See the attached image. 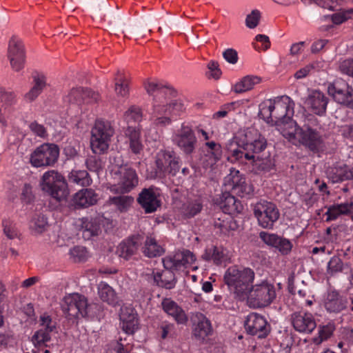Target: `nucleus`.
<instances>
[{
    "instance_id": "10",
    "label": "nucleus",
    "mask_w": 353,
    "mask_h": 353,
    "mask_svg": "<svg viewBox=\"0 0 353 353\" xmlns=\"http://www.w3.org/2000/svg\"><path fill=\"white\" fill-rule=\"evenodd\" d=\"M156 166V174L160 177L166 173L175 176L180 169L179 159L173 156L171 152L166 151H161L158 153Z\"/></svg>"
},
{
    "instance_id": "15",
    "label": "nucleus",
    "mask_w": 353,
    "mask_h": 353,
    "mask_svg": "<svg viewBox=\"0 0 353 353\" xmlns=\"http://www.w3.org/2000/svg\"><path fill=\"white\" fill-rule=\"evenodd\" d=\"M65 98L68 103L80 105L86 99H88L89 102H97L99 95L90 88L75 87L70 89Z\"/></svg>"
},
{
    "instance_id": "53",
    "label": "nucleus",
    "mask_w": 353,
    "mask_h": 353,
    "mask_svg": "<svg viewBox=\"0 0 353 353\" xmlns=\"http://www.w3.org/2000/svg\"><path fill=\"white\" fill-rule=\"evenodd\" d=\"M114 90L117 96L125 97L129 94V83L125 79H121L115 83Z\"/></svg>"
},
{
    "instance_id": "38",
    "label": "nucleus",
    "mask_w": 353,
    "mask_h": 353,
    "mask_svg": "<svg viewBox=\"0 0 353 353\" xmlns=\"http://www.w3.org/2000/svg\"><path fill=\"white\" fill-rule=\"evenodd\" d=\"M261 80V78L257 76H245L234 85V91L236 93H243L250 90L254 85L259 83Z\"/></svg>"
},
{
    "instance_id": "42",
    "label": "nucleus",
    "mask_w": 353,
    "mask_h": 353,
    "mask_svg": "<svg viewBox=\"0 0 353 353\" xmlns=\"http://www.w3.org/2000/svg\"><path fill=\"white\" fill-rule=\"evenodd\" d=\"M268 102L269 104L267 102H263L259 105L258 116L268 123H270L272 122V112L276 109V100L270 99Z\"/></svg>"
},
{
    "instance_id": "35",
    "label": "nucleus",
    "mask_w": 353,
    "mask_h": 353,
    "mask_svg": "<svg viewBox=\"0 0 353 353\" xmlns=\"http://www.w3.org/2000/svg\"><path fill=\"white\" fill-rule=\"evenodd\" d=\"M144 255L148 258H154L161 256L164 252V249L157 244L155 239L147 236L143 248Z\"/></svg>"
},
{
    "instance_id": "7",
    "label": "nucleus",
    "mask_w": 353,
    "mask_h": 353,
    "mask_svg": "<svg viewBox=\"0 0 353 353\" xmlns=\"http://www.w3.org/2000/svg\"><path fill=\"white\" fill-rule=\"evenodd\" d=\"M114 130L110 125L103 121H98L92 130L91 147L94 153L103 152L109 146L108 141L113 135Z\"/></svg>"
},
{
    "instance_id": "2",
    "label": "nucleus",
    "mask_w": 353,
    "mask_h": 353,
    "mask_svg": "<svg viewBox=\"0 0 353 353\" xmlns=\"http://www.w3.org/2000/svg\"><path fill=\"white\" fill-rule=\"evenodd\" d=\"M254 279V272L250 268L242 270L236 266L230 267L225 273L224 281L231 290L234 291L236 298L239 301L246 299L247 292Z\"/></svg>"
},
{
    "instance_id": "6",
    "label": "nucleus",
    "mask_w": 353,
    "mask_h": 353,
    "mask_svg": "<svg viewBox=\"0 0 353 353\" xmlns=\"http://www.w3.org/2000/svg\"><path fill=\"white\" fill-rule=\"evenodd\" d=\"M89 307L87 299L83 295L77 293L65 296L61 305L63 312L70 319L86 317L88 315Z\"/></svg>"
},
{
    "instance_id": "18",
    "label": "nucleus",
    "mask_w": 353,
    "mask_h": 353,
    "mask_svg": "<svg viewBox=\"0 0 353 353\" xmlns=\"http://www.w3.org/2000/svg\"><path fill=\"white\" fill-rule=\"evenodd\" d=\"M215 203L225 214H234L241 212L243 210L241 203L228 191H225L216 198Z\"/></svg>"
},
{
    "instance_id": "13",
    "label": "nucleus",
    "mask_w": 353,
    "mask_h": 353,
    "mask_svg": "<svg viewBox=\"0 0 353 353\" xmlns=\"http://www.w3.org/2000/svg\"><path fill=\"white\" fill-rule=\"evenodd\" d=\"M174 141L185 154H190L195 149L197 139L190 127L182 125L181 130L175 136Z\"/></svg>"
},
{
    "instance_id": "4",
    "label": "nucleus",
    "mask_w": 353,
    "mask_h": 353,
    "mask_svg": "<svg viewBox=\"0 0 353 353\" xmlns=\"http://www.w3.org/2000/svg\"><path fill=\"white\" fill-rule=\"evenodd\" d=\"M246 296L249 305L258 308L270 305L276 299V294L272 284L263 281L260 284L251 285Z\"/></svg>"
},
{
    "instance_id": "45",
    "label": "nucleus",
    "mask_w": 353,
    "mask_h": 353,
    "mask_svg": "<svg viewBox=\"0 0 353 353\" xmlns=\"http://www.w3.org/2000/svg\"><path fill=\"white\" fill-rule=\"evenodd\" d=\"M334 329V325L331 323L326 325H319V336L313 339V342L316 345L321 344L332 336Z\"/></svg>"
},
{
    "instance_id": "5",
    "label": "nucleus",
    "mask_w": 353,
    "mask_h": 353,
    "mask_svg": "<svg viewBox=\"0 0 353 353\" xmlns=\"http://www.w3.org/2000/svg\"><path fill=\"white\" fill-rule=\"evenodd\" d=\"M59 148L54 143H43L30 154V162L36 168L53 166L58 161Z\"/></svg>"
},
{
    "instance_id": "48",
    "label": "nucleus",
    "mask_w": 353,
    "mask_h": 353,
    "mask_svg": "<svg viewBox=\"0 0 353 353\" xmlns=\"http://www.w3.org/2000/svg\"><path fill=\"white\" fill-rule=\"evenodd\" d=\"M112 26L114 30L128 29L130 28V22L128 16L118 13L112 18Z\"/></svg>"
},
{
    "instance_id": "31",
    "label": "nucleus",
    "mask_w": 353,
    "mask_h": 353,
    "mask_svg": "<svg viewBox=\"0 0 353 353\" xmlns=\"http://www.w3.org/2000/svg\"><path fill=\"white\" fill-rule=\"evenodd\" d=\"M154 282L159 287L168 290L172 289L176 283V278L172 271H167L162 272H153Z\"/></svg>"
},
{
    "instance_id": "62",
    "label": "nucleus",
    "mask_w": 353,
    "mask_h": 353,
    "mask_svg": "<svg viewBox=\"0 0 353 353\" xmlns=\"http://www.w3.org/2000/svg\"><path fill=\"white\" fill-rule=\"evenodd\" d=\"M353 12V9H350L342 12L335 13L332 16V21L335 24H341L350 18V14Z\"/></svg>"
},
{
    "instance_id": "23",
    "label": "nucleus",
    "mask_w": 353,
    "mask_h": 353,
    "mask_svg": "<svg viewBox=\"0 0 353 353\" xmlns=\"http://www.w3.org/2000/svg\"><path fill=\"white\" fill-rule=\"evenodd\" d=\"M288 108V105L285 104L279 103L276 105L275 110L272 112V122L270 123V124L277 127L283 137L284 130L288 128V125L290 126V122H296L290 117L286 116Z\"/></svg>"
},
{
    "instance_id": "26",
    "label": "nucleus",
    "mask_w": 353,
    "mask_h": 353,
    "mask_svg": "<svg viewBox=\"0 0 353 353\" xmlns=\"http://www.w3.org/2000/svg\"><path fill=\"white\" fill-rule=\"evenodd\" d=\"M327 92L330 95L339 103L343 104L347 108H353V90H346L339 88L336 83L330 84L327 88Z\"/></svg>"
},
{
    "instance_id": "49",
    "label": "nucleus",
    "mask_w": 353,
    "mask_h": 353,
    "mask_svg": "<svg viewBox=\"0 0 353 353\" xmlns=\"http://www.w3.org/2000/svg\"><path fill=\"white\" fill-rule=\"evenodd\" d=\"M3 233L9 239H19V234L13 221L5 219L2 222Z\"/></svg>"
},
{
    "instance_id": "36",
    "label": "nucleus",
    "mask_w": 353,
    "mask_h": 353,
    "mask_svg": "<svg viewBox=\"0 0 353 353\" xmlns=\"http://www.w3.org/2000/svg\"><path fill=\"white\" fill-rule=\"evenodd\" d=\"M82 229L83 236L88 239L92 236H98L101 232L100 221L97 219L83 221Z\"/></svg>"
},
{
    "instance_id": "9",
    "label": "nucleus",
    "mask_w": 353,
    "mask_h": 353,
    "mask_svg": "<svg viewBox=\"0 0 353 353\" xmlns=\"http://www.w3.org/2000/svg\"><path fill=\"white\" fill-rule=\"evenodd\" d=\"M7 57L13 71L19 72L23 69L26 63L25 47L15 36H12L8 42Z\"/></svg>"
},
{
    "instance_id": "8",
    "label": "nucleus",
    "mask_w": 353,
    "mask_h": 353,
    "mask_svg": "<svg viewBox=\"0 0 353 353\" xmlns=\"http://www.w3.org/2000/svg\"><path fill=\"white\" fill-rule=\"evenodd\" d=\"M254 214L261 227L269 229L272 228L274 223L280 216L276 205L265 201L256 203L254 209Z\"/></svg>"
},
{
    "instance_id": "64",
    "label": "nucleus",
    "mask_w": 353,
    "mask_h": 353,
    "mask_svg": "<svg viewBox=\"0 0 353 353\" xmlns=\"http://www.w3.org/2000/svg\"><path fill=\"white\" fill-rule=\"evenodd\" d=\"M339 68L343 73L353 77V59L343 61Z\"/></svg>"
},
{
    "instance_id": "21",
    "label": "nucleus",
    "mask_w": 353,
    "mask_h": 353,
    "mask_svg": "<svg viewBox=\"0 0 353 353\" xmlns=\"http://www.w3.org/2000/svg\"><path fill=\"white\" fill-rule=\"evenodd\" d=\"M245 159L250 161L252 165V172L259 174L261 172H269L273 167L274 163L270 158V152L256 154V156L245 154Z\"/></svg>"
},
{
    "instance_id": "11",
    "label": "nucleus",
    "mask_w": 353,
    "mask_h": 353,
    "mask_svg": "<svg viewBox=\"0 0 353 353\" xmlns=\"http://www.w3.org/2000/svg\"><path fill=\"white\" fill-rule=\"evenodd\" d=\"M224 185L236 195L243 197L252 192V188L246 183L245 179L240 175L239 171L232 168L230 173L225 177Z\"/></svg>"
},
{
    "instance_id": "46",
    "label": "nucleus",
    "mask_w": 353,
    "mask_h": 353,
    "mask_svg": "<svg viewBox=\"0 0 353 353\" xmlns=\"http://www.w3.org/2000/svg\"><path fill=\"white\" fill-rule=\"evenodd\" d=\"M205 145L210 149L208 151V155L212 157L210 164H215L219 161L222 156V150L220 144L215 143L214 141L206 142Z\"/></svg>"
},
{
    "instance_id": "29",
    "label": "nucleus",
    "mask_w": 353,
    "mask_h": 353,
    "mask_svg": "<svg viewBox=\"0 0 353 353\" xmlns=\"http://www.w3.org/2000/svg\"><path fill=\"white\" fill-rule=\"evenodd\" d=\"M55 329L56 326L54 325H52V323L46 324V326H45L43 329H40L34 332L32 337V341L34 346L38 348V350H40V349L43 350V346H48L46 343L51 339L50 333L53 332Z\"/></svg>"
},
{
    "instance_id": "50",
    "label": "nucleus",
    "mask_w": 353,
    "mask_h": 353,
    "mask_svg": "<svg viewBox=\"0 0 353 353\" xmlns=\"http://www.w3.org/2000/svg\"><path fill=\"white\" fill-rule=\"evenodd\" d=\"M141 117V109L134 105L131 106L124 114L125 120L128 125H130L132 121L137 122L140 121Z\"/></svg>"
},
{
    "instance_id": "59",
    "label": "nucleus",
    "mask_w": 353,
    "mask_h": 353,
    "mask_svg": "<svg viewBox=\"0 0 353 353\" xmlns=\"http://www.w3.org/2000/svg\"><path fill=\"white\" fill-rule=\"evenodd\" d=\"M16 95L13 92H8L1 89L0 90L1 101L6 106H11L15 103Z\"/></svg>"
},
{
    "instance_id": "24",
    "label": "nucleus",
    "mask_w": 353,
    "mask_h": 353,
    "mask_svg": "<svg viewBox=\"0 0 353 353\" xmlns=\"http://www.w3.org/2000/svg\"><path fill=\"white\" fill-rule=\"evenodd\" d=\"M348 303V299L346 296L333 290L327 294L324 305L329 312L339 313L347 307Z\"/></svg>"
},
{
    "instance_id": "32",
    "label": "nucleus",
    "mask_w": 353,
    "mask_h": 353,
    "mask_svg": "<svg viewBox=\"0 0 353 353\" xmlns=\"http://www.w3.org/2000/svg\"><path fill=\"white\" fill-rule=\"evenodd\" d=\"M164 311L173 316L178 323L183 324L188 321L184 311L176 303L172 301H163L162 303Z\"/></svg>"
},
{
    "instance_id": "20",
    "label": "nucleus",
    "mask_w": 353,
    "mask_h": 353,
    "mask_svg": "<svg viewBox=\"0 0 353 353\" xmlns=\"http://www.w3.org/2000/svg\"><path fill=\"white\" fill-rule=\"evenodd\" d=\"M143 236L141 234H135L128 238L122 242L119 247V256L128 260L135 254L143 242Z\"/></svg>"
},
{
    "instance_id": "63",
    "label": "nucleus",
    "mask_w": 353,
    "mask_h": 353,
    "mask_svg": "<svg viewBox=\"0 0 353 353\" xmlns=\"http://www.w3.org/2000/svg\"><path fill=\"white\" fill-rule=\"evenodd\" d=\"M223 58L230 63L235 64L238 61L237 52L232 48L225 50L223 53Z\"/></svg>"
},
{
    "instance_id": "40",
    "label": "nucleus",
    "mask_w": 353,
    "mask_h": 353,
    "mask_svg": "<svg viewBox=\"0 0 353 353\" xmlns=\"http://www.w3.org/2000/svg\"><path fill=\"white\" fill-rule=\"evenodd\" d=\"M202 259L205 261L212 260L216 265L220 264L225 259L223 253V249L221 247L212 246L205 250V253L202 255Z\"/></svg>"
},
{
    "instance_id": "28",
    "label": "nucleus",
    "mask_w": 353,
    "mask_h": 353,
    "mask_svg": "<svg viewBox=\"0 0 353 353\" xmlns=\"http://www.w3.org/2000/svg\"><path fill=\"white\" fill-rule=\"evenodd\" d=\"M119 316L122 330L127 334H133L138 328V319L134 310L132 307H122Z\"/></svg>"
},
{
    "instance_id": "43",
    "label": "nucleus",
    "mask_w": 353,
    "mask_h": 353,
    "mask_svg": "<svg viewBox=\"0 0 353 353\" xmlns=\"http://www.w3.org/2000/svg\"><path fill=\"white\" fill-rule=\"evenodd\" d=\"M69 181L71 183L88 186L91 183L92 179L86 170H72L69 174Z\"/></svg>"
},
{
    "instance_id": "41",
    "label": "nucleus",
    "mask_w": 353,
    "mask_h": 353,
    "mask_svg": "<svg viewBox=\"0 0 353 353\" xmlns=\"http://www.w3.org/2000/svg\"><path fill=\"white\" fill-rule=\"evenodd\" d=\"M266 148V139L264 137H260L258 139L250 142L249 145H247V152H243L245 154L248 153L250 155L256 156V154L268 153V152L265 151Z\"/></svg>"
},
{
    "instance_id": "55",
    "label": "nucleus",
    "mask_w": 353,
    "mask_h": 353,
    "mask_svg": "<svg viewBox=\"0 0 353 353\" xmlns=\"http://www.w3.org/2000/svg\"><path fill=\"white\" fill-rule=\"evenodd\" d=\"M226 149L236 160L243 159V152L241 149H239L234 138L226 144Z\"/></svg>"
},
{
    "instance_id": "51",
    "label": "nucleus",
    "mask_w": 353,
    "mask_h": 353,
    "mask_svg": "<svg viewBox=\"0 0 353 353\" xmlns=\"http://www.w3.org/2000/svg\"><path fill=\"white\" fill-rule=\"evenodd\" d=\"M87 250L83 246H74L70 251L71 256L75 262H81L87 258Z\"/></svg>"
},
{
    "instance_id": "61",
    "label": "nucleus",
    "mask_w": 353,
    "mask_h": 353,
    "mask_svg": "<svg viewBox=\"0 0 353 353\" xmlns=\"http://www.w3.org/2000/svg\"><path fill=\"white\" fill-rule=\"evenodd\" d=\"M239 149H241L243 152V158H245V153L247 152V145H249L250 142L247 140V136L245 134H240L234 137Z\"/></svg>"
},
{
    "instance_id": "44",
    "label": "nucleus",
    "mask_w": 353,
    "mask_h": 353,
    "mask_svg": "<svg viewBox=\"0 0 353 353\" xmlns=\"http://www.w3.org/2000/svg\"><path fill=\"white\" fill-rule=\"evenodd\" d=\"M30 227L37 233L43 232L48 227L47 217L41 213L35 214L32 219Z\"/></svg>"
},
{
    "instance_id": "34",
    "label": "nucleus",
    "mask_w": 353,
    "mask_h": 353,
    "mask_svg": "<svg viewBox=\"0 0 353 353\" xmlns=\"http://www.w3.org/2000/svg\"><path fill=\"white\" fill-rule=\"evenodd\" d=\"M184 110V105L179 100H173L166 105H158L155 108V112L158 115H178Z\"/></svg>"
},
{
    "instance_id": "3",
    "label": "nucleus",
    "mask_w": 353,
    "mask_h": 353,
    "mask_svg": "<svg viewBox=\"0 0 353 353\" xmlns=\"http://www.w3.org/2000/svg\"><path fill=\"white\" fill-rule=\"evenodd\" d=\"M41 190L61 202L69 195L68 183L64 176L56 170L46 172L40 182Z\"/></svg>"
},
{
    "instance_id": "39",
    "label": "nucleus",
    "mask_w": 353,
    "mask_h": 353,
    "mask_svg": "<svg viewBox=\"0 0 353 353\" xmlns=\"http://www.w3.org/2000/svg\"><path fill=\"white\" fill-rule=\"evenodd\" d=\"M99 295L103 302L109 305H116L119 303V298L114 290L108 284H101L99 288Z\"/></svg>"
},
{
    "instance_id": "25",
    "label": "nucleus",
    "mask_w": 353,
    "mask_h": 353,
    "mask_svg": "<svg viewBox=\"0 0 353 353\" xmlns=\"http://www.w3.org/2000/svg\"><path fill=\"white\" fill-rule=\"evenodd\" d=\"M97 201V195L92 189H83L73 196L70 207L73 206L74 209L87 208Z\"/></svg>"
},
{
    "instance_id": "47",
    "label": "nucleus",
    "mask_w": 353,
    "mask_h": 353,
    "mask_svg": "<svg viewBox=\"0 0 353 353\" xmlns=\"http://www.w3.org/2000/svg\"><path fill=\"white\" fill-rule=\"evenodd\" d=\"M134 199L130 196H117L110 198V202L116 206L120 211L125 210L133 202Z\"/></svg>"
},
{
    "instance_id": "16",
    "label": "nucleus",
    "mask_w": 353,
    "mask_h": 353,
    "mask_svg": "<svg viewBox=\"0 0 353 353\" xmlns=\"http://www.w3.org/2000/svg\"><path fill=\"white\" fill-rule=\"evenodd\" d=\"M259 237L268 245L274 248L281 254H288L292 248L290 241L276 234H269L266 232H261Z\"/></svg>"
},
{
    "instance_id": "19",
    "label": "nucleus",
    "mask_w": 353,
    "mask_h": 353,
    "mask_svg": "<svg viewBox=\"0 0 353 353\" xmlns=\"http://www.w3.org/2000/svg\"><path fill=\"white\" fill-rule=\"evenodd\" d=\"M137 202L145 213L154 212L161 206V201L157 199L152 188L143 189L139 194Z\"/></svg>"
},
{
    "instance_id": "27",
    "label": "nucleus",
    "mask_w": 353,
    "mask_h": 353,
    "mask_svg": "<svg viewBox=\"0 0 353 353\" xmlns=\"http://www.w3.org/2000/svg\"><path fill=\"white\" fill-rule=\"evenodd\" d=\"M327 101L322 92L315 90L308 95L305 103L311 108L313 113L322 115L325 112Z\"/></svg>"
},
{
    "instance_id": "22",
    "label": "nucleus",
    "mask_w": 353,
    "mask_h": 353,
    "mask_svg": "<svg viewBox=\"0 0 353 353\" xmlns=\"http://www.w3.org/2000/svg\"><path fill=\"white\" fill-rule=\"evenodd\" d=\"M292 323L296 331L310 333L316 327V322L310 314L294 312L292 314Z\"/></svg>"
},
{
    "instance_id": "30",
    "label": "nucleus",
    "mask_w": 353,
    "mask_h": 353,
    "mask_svg": "<svg viewBox=\"0 0 353 353\" xmlns=\"http://www.w3.org/2000/svg\"><path fill=\"white\" fill-rule=\"evenodd\" d=\"M33 83V86L24 96L25 99L30 102L34 101L46 87V78L43 74L34 75Z\"/></svg>"
},
{
    "instance_id": "56",
    "label": "nucleus",
    "mask_w": 353,
    "mask_h": 353,
    "mask_svg": "<svg viewBox=\"0 0 353 353\" xmlns=\"http://www.w3.org/2000/svg\"><path fill=\"white\" fill-rule=\"evenodd\" d=\"M232 221L229 220L222 219L221 218H218L214 220V225L215 228H219L220 232L223 234H226L230 230H234L232 227Z\"/></svg>"
},
{
    "instance_id": "12",
    "label": "nucleus",
    "mask_w": 353,
    "mask_h": 353,
    "mask_svg": "<svg viewBox=\"0 0 353 353\" xmlns=\"http://www.w3.org/2000/svg\"><path fill=\"white\" fill-rule=\"evenodd\" d=\"M245 327L248 334L256 335L259 339L265 338L270 331L267 321L263 316L256 313H252L248 316L245 322Z\"/></svg>"
},
{
    "instance_id": "60",
    "label": "nucleus",
    "mask_w": 353,
    "mask_h": 353,
    "mask_svg": "<svg viewBox=\"0 0 353 353\" xmlns=\"http://www.w3.org/2000/svg\"><path fill=\"white\" fill-rule=\"evenodd\" d=\"M343 261L336 256H333L328 263V270L331 272H338L343 270Z\"/></svg>"
},
{
    "instance_id": "17",
    "label": "nucleus",
    "mask_w": 353,
    "mask_h": 353,
    "mask_svg": "<svg viewBox=\"0 0 353 353\" xmlns=\"http://www.w3.org/2000/svg\"><path fill=\"white\" fill-rule=\"evenodd\" d=\"M119 172L121 175L120 182L116 188L112 189L116 192L124 194L130 192L138 184V176L134 170L125 165L121 167Z\"/></svg>"
},
{
    "instance_id": "1",
    "label": "nucleus",
    "mask_w": 353,
    "mask_h": 353,
    "mask_svg": "<svg viewBox=\"0 0 353 353\" xmlns=\"http://www.w3.org/2000/svg\"><path fill=\"white\" fill-rule=\"evenodd\" d=\"M288 128L284 130V137L290 141L297 140L313 153H319L323 150V139L316 130L307 125L300 127L296 122H290Z\"/></svg>"
},
{
    "instance_id": "58",
    "label": "nucleus",
    "mask_w": 353,
    "mask_h": 353,
    "mask_svg": "<svg viewBox=\"0 0 353 353\" xmlns=\"http://www.w3.org/2000/svg\"><path fill=\"white\" fill-rule=\"evenodd\" d=\"M261 18L260 12L257 10H254L248 14L245 19L246 26L250 28H254L257 26Z\"/></svg>"
},
{
    "instance_id": "14",
    "label": "nucleus",
    "mask_w": 353,
    "mask_h": 353,
    "mask_svg": "<svg viewBox=\"0 0 353 353\" xmlns=\"http://www.w3.org/2000/svg\"><path fill=\"white\" fill-rule=\"evenodd\" d=\"M192 334L196 339L203 341L212 332L210 321L201 313H193L190 316Z\"/></svg>"
},
{
    "instance_id": "37",
    "label": "nucleus",
    "mask_w": 353,
    "mask_h": 353,
    "mask_svg": "<svg viewBox=\"0 0 353 353\" xmlns=\"http://www.w3.org/2000/svg\"><path fill=\"white\" fill-rule=\"evenodd\" d=\"M203 208V200L201 198L191 199L184 203L182 208L183 216L190 219L201 212Z\"/></svg>"
},
{
    "instance_id": "33",
    "label": "nucleus",
    "mask_w": 353,
    "mask_h": 353,
    "mask_svg": "<svg viewBox=\"0 0 353 353\" xmlns=\"http://www.w3.org/2000/svg\"><path fill=\"white\" fill-rule=\"evenodd\" d=\"M288 291L292 294H295L296 292L300 296L305 297L310 293L308 285L305 283L303 280L297 279L295 284V276L294 273H292L288 278Z\"/></svg>"
},
{
    "instance_id": "52",
    "label": "nucleus",
    "mask_w": 353,
    "mask_h": 353,
    "mask_svg": "<svg viewBox=\"0 0 353 353\" xmlns=\"http://www.w3.org/2000/svg\"><path fill=\"white\" fill-rule=\"evenodd\" d=\"M353 179V168H350L346 165L336 170V181H345Z\"/></svg>"
},
{
    "instance_id": "57",
    "label": "nucleus",
    "mask_w": 353,
    "mask_h": 353,
    "mask_svg": "<svg viewBox=\"0 0 353 353\" xmlns=\"http://www.w3.org/2000/svg\"><path fill=\"white\" fill-rule=\"evenodd\" d=\"M87 168L92 172H97L101 168V161L97 156H90L86 161Z\"/></svg>"
},
{
    "instance_id": "54",
    "label": "nucleus",
    "mask_w": 353,
    "mask_h": 353,
    "mask_svg": "<svg viewBox=\"0 0 353 353\" xmlns=\"http://www.w3.org/2000/svg\"><path fill=\"white\" fill-rule=\"evenodd\" d=\"M339 131L347 143L353 146V123L345 124L341 126Z\"/></svg>"
}]
</instances>
